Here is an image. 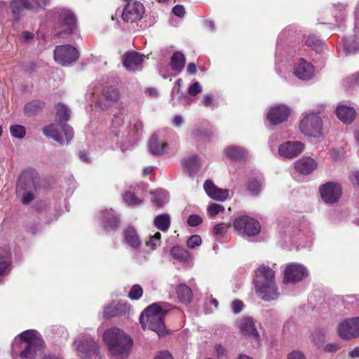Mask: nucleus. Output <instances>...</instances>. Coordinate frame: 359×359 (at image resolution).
<instances>
[{
  "instance_id": "16",
  "label": "nucleus",
  "mask_w": 359,
  "mask_h": 359,
  "mask_svg": "<svg viewBox=\"0 0 359 359\" xmlns=\"http://www.w3.org/2000/svg\"><path fill=\"white\" fill-rule=\"evenodd\" d=\"M291 110L285 104H276L270 107L266 118L272 125H278L286 121L290 115Z\"/></svg>"
},
{
  "instance_id": "64",
  "label": "nucleus",
  "mask_w": 359,
  "mask_h": 359,
  "mask_svg": "<svg viewBox=\"0 0 359 359\" xmlns=\"http://www.w3.org/2000/svg\"><path fill=\"white\" fill-rule=\"evenodd\" d=\"M41 359H62V358L55 354L49 353V354H45L44 355L42 356V358Z\"/></svg>"
},
{
  "instance_id": "21",
  "label": "nucleus",
  "mask_w": 359,
  "mask_h": 359,
  "mask_svg": "<svg viewBox=\"0 0 359 359\" xmlns=\"http://www.w3.org/2000/svg\"><path fill=\"white\" fill-rule=\"evenodd\" d=\"M313 66L303 58H301L299 60L293 69L294 74L302 80H308L311 79L313 75Z\"/></svg>"
},
{
  "instance_id": "63",
  "label": "nucleus",
  "mask_w": 359,
  "mask_h": 359,
  "mask_svg": "<svg viewBox=\"0 0 359 359\" xmlns=\"http://www.w3.org/2000/svg\"><path fill=\"white\" fill-rule=\"evenodd\" d=\"M348 356L352 358H359V348L355 347L353 350L348 352Z\"/></svg>"
},
{
  "instance_id": "2",
  "label": "nucleus",
  "mask_w": 359,
  "mask_h": 359,
  "mask_svg": "<svg viewBox=\"0 0 359 359\" xmlns=\"http://www.w3.org/2000/svg\"><path fill=\"white\" fill-rule=\"evenodd\" d=\"M18 344H25V350L20 351L19 355L25 359H34L43 348V341L40 334L34 330H26L15 338L12 346L13 356L18 354L16 346Z\"/></svg>"
},
{
  "instance_id": "41",
  "label": "nucleus",
  "mask_w": 359,
  "mask_h": 359,
  "mask_svg": "<svg viewBox=\"0 0 359 359\" xmlns=\"http://www.w3.org/2000/svg\"><path fill=\"white\" fill-rule=\"evenodd\" d=\"M43 106V104L39 100H33L29 103H27L25 107V113L31 116L35 114L37 111H39Z\"/></svg>"
},
{
  "instance_id": "35",
  "label": "nucleus",
  "mask_w": 359,
  "mask_h": 359,
  "mask_svg": "<svg viewBox=\"0 0 359 359\" xmlns=\"http://www.w3.org/2000/svg\"><path fill=\"white\" fill-rule=\"evenodd\" d=\"M177 293L179 299L183 303H189L192 299V291L191 288L184 284L178 285Z\"/></svg>"
},
{
  "instance_id": "14",
  "label": "nucleus",
  "mask_w": 359,
  "mask_h": 359,
  "mask_svg": "<svg viewBox=\"0 0 359 359\" xmlns=\"http://www.w3.org/2000/svg\"><path fill=\"white\" fill-rule=\"evenodd\" d=\"M304 149V144L300 141H287L279 145L278 155L286 159L294 158L300 155Z\"/></svg>"
},
{
  "instance_id": "18",
  "label": "nucleus",
  "mask_w": 359,
  "mask_h": 359,
  "mask_svg": "<svg viewBox=\"0 0 359 359\" xmlns=\"http://www.w3.org/2000/svg\"><path fill=\"white\" fill-rule=\"evenodd\" d=\"M120 98L119 91L112 87H107L103 89L102 95L100 96L97 104L102 109H106L115 102Z\"/></svg>"
},
{
  "instance_id": "50",
  "label": "nucleus",
  "mask_w": 359,
  "mask_h": 359,
  "mask_svg": "<svg viewBox=\"0 0 359 359\" xmlns=\"http://www.w3.org/2000/svg\"><path fill=\"white\" fill-rule=\"evenodd\" d=\"M143 123L139 120H135L133 123V129L128 132V135L133 137H135L142 130Z\"/></svg>"
},
{
  "instance_id": "29",
  "label": "nucleus",
  "mask_w": 359,
  "mask_h": 359,
  "mask_svg": "<svg viewBox=\"0 0 359 359\" xmlns=\"http://www.w3.org/2000/svg\"><path fill=\"white\" fill-rule=\"evenodd\" d=\"M101 219L106 229H116L119 223V219L114 213L112 209L106 210L101 212Z\"/></svg>"
},
{
  "instance_id": "48",
  "label": "nucleus",
  "mask_w": 359,
  "mask_h": 359,
  "mask_svg": "<svg viewBox=\"0 0 359 359\" xmlns=\"http://www.w3.org/2000/svg\"><path fill=\"white\" fill-rule=\"evenodd\" d=\"M224 206L217 203H211L208 208V213L211 217H213L219 213L224 212Z\"/></svg>"
},
{
  "instance_id": "39",
  "label": "nucleus",
  "mask_w": 359,
  "mask_h": 359,
  "mask_svg": "<svg viewBox=\"0 0 359 359\" xmlns=\"http://www.w3.org/2000/svg\"><path fill=\"white\" fill-rule=\"evenodd\" d=\"M55 118L57 121L62 123L63 121H67L69 119L70 116V111L67 106L62 104H57L55 106Z\"/></svg>"
},
{
  "instance_id": "30",
  "label": "nucleus",
  "mask_w": 359,
  "mask_h": 359,
  "mask_svg": "<svg viewBox=\"0 0 359 359\" xmlns=\"http://www.w3.org/2000/svg\"><path fill=\"white\" fill-rule=\"evenodd\" d=\"M224 153L227 158L233 160L244 158L248 154V151L245 148L235 145L226 147Z\"/></svg>"
},
{
  "instance_id": "32",
  "label": "nucleus",
  "mask_w": 359,
  "mask_h": 359,
  "mask_svg": "<svg viewBox=\"0 0 359 359\" xmlns=\"http://www.w3.org/2000/svg\"><path fill=\"white\" fill-rule=\"evenodd\" d=\"M185 57L181 52H175L171 57L170 67L172 71L179 74L184 67Z\"/></svg>"
},
{
  "instance_id": "42",
  "label": "nucleus",
  "mask_w": 359,
  "mask_h": 359,
  "mask_svg": "<svg viewBox=\"0 0 359 359\" xmlns=\"http://www.w3.org/2000/svg\"><path fill=\"white\" fill-rule=\"evenodd\" d=\"M11 259L7 252H0V276L6 273L8 271Z\"/></svg>"
},
{
  "instance_id": "38",
  "label": "nucleus",
  "mask_w": 359,
  "mask_h": 359,
  "mask_svg": "<svg viewBox=\"0 0 359 359\" xmlns=\"http://www.w3.org/2000/svg\"><path fill=\"white\" fill-rule=\"evenodd\" d=\"M168 194L165 190H158L154 193V197L151 202L156 207H161L168 201Z\"/></svg>"
},
{
  "instance_id": "5",
  "label": "nucleus",
  "mask_w": 359,
  "mask_h": 359,
  "mask_svg": "<svg viewBox=\"0 0 359 359\" xmlns=\"http://www.w3.org/2000/svg\"><path fill=\"white\" fill-rule=\"evenodd\" d=\"M323 120L318 114H305L299 122V129L306 136L319 137L323 135Z\"/></svg>"
},
{
  "instance_id": "12",
  "label": "nucleus",
  "mask_w": 359,
  "mask_h": 359,
  "mask_svg": "<svg viewBox=\"0 0 359 359\" xmlns=\"http://www.w3.org/2000/svg\"><path fill=\"white\" fill-rule=\"evenodd\" d=\"M339 337L344 339H351L359 337V316L343 320L337 327Z\"/></svg>"
},
{
  "instance_id": "31",
  "label": "nucleus",
  "mask_w": 359,
  "mask_h": 359,
  "mask_svg": "<svg viewBox=\"0 0 359 359\" xmlns=\"http://www.w3.org/2000/svg\"><path fill=\"white\" fill-rule=\"evenodd\" d=\"M9 7L13 15H18L22 8L33 10L32 1L29 0H10Z\"/></svg>"
},
{
  "instance_id": "6",
  "label": "nucleus",
  "mask_w": 359,
  "mask_h": 359,
  "mask_svg": "<svg viewBox=\"0 0 359 359\" xmlns=\"http://www.w3.org/2000/svg\"><path fill=\"white\" fill-rule=\"evenodd\" d=\"M43 134L63 145L73 138V129L66 123L51 124L43 128Z\"/></svg>"
},
{
  "instance_id": "27",
  "label": "nucleus",
  "mask_w": 359,
  "mask_h": 359,
  "mask_svg": "<svg viewBox=\"0 0 359 359\" xmlns=\"http://www.w3.org/2000/svg\"><path fill=\"white\" fill-rule=\"evenodd\" d=\"M338 118L344 123H351L355 118L356 111L353 107L339 104L335 110Z\"/></svg>"
},
{
  "instance_id": "36",
  "label": "nucleus",
  "mask_w": 359,
  "mask_h": 359,
  "mask_svg": "<svg viewBox=\"0 0 359 359\" xmlns=\"http://www.w3.org/2000/svg\"><path fill=\"white\" fill-rule=\"evenodd\" d=\"M182 83V79H178L175 86H173L172 91H171V100L172 101V104L175 105L177 104V102L175 100H177V102H182L183 99H186L187 96L183 94V93L180 90V86Z\"/></svg>"
},
{
  "instance_id": "54",
  "label": "nucleus",
  "mask_w": 359,
  "mask_h": 359,
  "mask_svg": "<svg viewBox=\"0 0 359 359\" xmlns=\"http://www.w3.org/2000/svg\"><path fill=\"white\" fill-rule=\"evenodd\" d=\"M202 222V218L198 215H191L189 217L187 223L190 226H196Z\"/></svg>"
},
{
  "instance_id": "17",
  "label": "nucleus",
  "mask_w": 359,
  "mask_h": 359,
  "mask_svg": "<svg viewBox=\"0 0 359 359\" xmlns=\"http://www.w3.org/2000/svg\"><path fill=\"white\" fill-rule=\"evenodd\" d=\"M144 13V8L140 2H129L122 13V19L126 22H135L140 20Z\"/></svg>"
},
{
  "instance_id": "11",
  "label": "nucleus",
  "mask_w": 359,
  "mask_h": 359,
  "mask_svg": "<svg viewBox=\"0 0 359 359\" xmlns=\"http://www.w3.org/2000/svg\"><path fill=\"white\" fill-rule=\"evenodd\" d=\"M309 274V271L305 266L292 262L285 267L283 282L285 283H297L306 278Z\"/></svg>"
},
{
  "instance_id": "7",
  "label": "nucleus",
  "mask_w": 359,
  "mask_h": 359,
  "mask_svg": "<svg viewBox=\"0 0 359 359\" xmlns=\"http://www.w3.org/2000/svg\"><path fill=\"white\" fill-rule=\"evenodd\" d=\"M35 189L34 182L30 172L25 171L19 177L16 186V193L22 198L23 204H28L34 199L33 191Z\"/></svg>"
},
{
  "instance_id": "15",
  "label": "nucleus",
  "mask_w": 359,
  "mask_h": 359,
  "mask_svg": "<svg viewBox=\"0 0 359 359\" xmlns=\"http://www.w3.org/2000/svg\"><path fill=\"white\" fill-rule=\"evenodd\" d=\"M322 199L326 203L332 204L339 201L341 196V187L335 182H327L320 187Z\"/></svg>"
},
{
  "instance_id": "13",
  "label": "nucleus",
  "mask_w": 359,
  "mask_h": 359,
  "mask_svg": "<svg viewBox=\"0 0 359 359\" xmlns=\"http://www.w3.org/2000/svg\"><path fill=\"white\" fill-rule=\"evenodd\" d=\"M59 34H72L76 35L77 27L76 18L73 13L65 8L60 9L58 12Z\"/></svg>"
},
{
  "instance_id": "55",
  "label": "nucleus",
  "mask_w": 359,
  "mask_h": 359,
  "mask_svg": "<svg viewBox=\"0 0 359 359\" xmlns=\"http://www.w3.org/2000/svg\"><path fill=\"white\" fill-rule=\"evenodd\" d=\"M32 1L33 9L44 8L46 6L50 4V0H29Z\"/></svg>"
},
{
  "instance_id": "26",
  "label": "nucleus",
  "mask_w": 359,
  "mask_h": 359,
  "mask_svg": "<svg viewBox=\"0 0 359 359\" xmlns=\"http://www.w3.org/2000/svg\"><path fill=\"white\" fill-rule=\"evenodd\" d=\"M130 311V306L126 303L112 302L104 309V316L105 317H112L118 315H126Z\"/></svg>"
},
{
  "instance_id": "37",
  "label": "nucleus",
  "mask_w": 359,
  "mask_h": 359,
  "mask_svg": "<svg viewBox=\"0 0 359 359\" xmlns=\"http://www.w3.org/2000/svg\"><path fill=\"white\" fill-rule=\"evenodd\" d=\"M342 46L346 54L355 53L359 51V41H358L355 37L343 40Z\"/></svg>"
},
{
  "instance_id": "45",
  "label": "nucleus",
  "mask_w": 359,
  "mask_h": 359,
  "mask_svg": "<svg viewBox=\"0 0 359 359\" xmlns=\"http://www.w3.org/2000/svg\"><path fill=\"white\" fill-rule=\"evenodd\" d=\"M230 228V224H226V223H220L217 224L214 229H213V233L214 234L219 237H223L226 233L227 232L228 229Z\"/></svg>"
},
{
  "instance_id": "25",
  "label": "nucleus",
  "mask_w": 359,
  "mask_h": 359,
  "mask_svg": "<svg viewBox=\"0 0 359 359\" xmlns=\"http://www.w3.org/2000/svg\"><path fill=\"white\" fill-rule=\"evenodd\" d=\"M295 170L303 175H309L317 168L316 161L311 157H303L294 164Z\"/></svg>"
},
{
  "instance_id": "9",
  "label": "nucleus",
  "mask_w": 359,
  "mask_h": 359,
  "mask_svg": "<svg viewBox=\"0 0 359 359\" xmlns=\"http://www.w3.org/2000/svg\"><path fill=\"white\" fill-rule=\"evenodd\" d=\"M233 226L238 233L248 236H255L261 231L259 222L249 216L238 217L234 220Z\"/></svg>"
},
{
  "instance_id": "3",
  "label": "nucleus",
  "mask_w": 359,
  "mask_h": 359,
  "mask_svg": "<svg viewBox=\"0 0 359 359\" xmlns=\"http://www.w3.org/2000/svg\"><path fill=\"white\" fill-rule=\"evenodd\" d=\"M165 303H154L144 310L140 323L144 330L155 332L159 337L165 333L164 316L168 309Z\"/></svg>"
},
{
  "instance_id": "59",
  "label": "nucleus",
  "mask_w": 359,
  "mask_h": 359,
  "mask_svg": "<svg viewBox=\"0 0 359 359\" xmlns=\"http://www.w3.org/2000/svg\"><path fill=\"white\" fill-rule=\"evenodd\" d=\"M287 359H306L305 355L299 351H292L287 355Z\"/></svg>"
},
{
  "instance_id": "61",
  "label": "nucleus",
  "mask_w": 359,
  "mask_h": 359,
  "mask_svg": "<svg viewBox=\"0 0 359 359\" xmlns=\"http://www.w3.org/2000/svg\"><path fill=\"white\" fill-rule=\"evenodd\" d=\"M124 122V117L122 114L115 116L112 121V124L114 128L121 126Z\"/></svg>"
},
{
  "instance_id": "49",
  "label": "nucleus",
  "mask_w": 359,
  "mask_h": 359,
  "mask_svg": "<svg viewBox=\"0 0 359 359\" xmlns=\"http://www.w3.org/2000/svg\"><path fill=\"white\" fill-rule=\"evenodd\" d=\"M142 293L143 290L142 287L140 285H134L128 294V297L131 299L137 300L142 296Z\"/></svg>"
},
{
  "instance_id": "53",
  "label": "nucleus",
  "mask_w": 359,
  "mask_h": 359,
  "mask_svg": "<svg viewBox=\"0 0 359 359\" xmlns=\"http://www.w3.org/2000/svg\"><path fill=\"white\" fill-rule=\"evenodd\" d=\"M202 91V86L199 83V82L196 81L193 84H191L188 88V93L191 96H196L198 93Z\"/></svg>"
},
{
  "instance_id": "58",
  "label": "nucleus",
  "mask_w": 359,
  "mask_h": 359,
  "mask_svg": "<svg viewBox=\"0 0 359 359\" xmlns=\"http://www.w3.org/2000/svg\"><path fill=\"white\" fill-rule=\"evenodd\" d=\"M214 101V97L211 94H206L203 96L201 103L205 107H211Z\"/></svg>"
},
{
  "instance_id": "60",
  "label": "nucleus",
  "mask_w": 359,
  "mask_h": 359,
  "mask_svg": "<svg viewBox=\"0 0 359 359\" xmlns=\"http://www.w3.org/2000/svg\"><path fill=\"white\" fill-rule=\"evenodd\" d=\"M154 359H173V358L169 351H163L157 353Z\"/></svg>"
},
{
  "instance_id": "33",
  "label": "nucleus",
  "mask_w": 359,
  "mask_h": 359,
  "mask_svg": "<svg viewBox=\"0 0 359 359\" xmlns=\"http://www.w3.org/2000/svg\"><path fill=\"white\" fill-rule=\"evenodd\" d=\"M171 219L168 214L157 215L154 219V225L160 231L166 232L170 226Z\"/></svg>"
},
{
  "instance_id": "43",
  "label": "nucleus",
  "mask_w": 359,
  "mask_h": 359,
  "mask_svg": "<svg viewBox=\"0 0 359 359\" xmlns=\"http://www.w3.org/2000/svg\"><path fill=\"white\" fill-rule=\"evenodd\" d=\"M161 243V233L160 232H156L154 235H151L149 240L146 242V245L151 250H154Z\"/></svg>"
},
{
  "instance_id": "57",
  "label": "nucleus",
  "mask_w": 359,
  "mask_h": 359,
  "mask_svg": "<svg viewBox=\"0 0 359 359\" xmlns=\"http://www.w3.org/2000/svg\"><path fill=\"white\" fill-rule=\"evenodd\" d=\"M231 309L234 313H239L243 309V304L240 300H235L231 303Z\"/></svg>"
},
{
  "instance_id": "1",
  "label": "nucleus",
  "mask_w": 359,
  "mask_h": 359,
  "mask_svg": "<svg viewBox=\"0 0 359 359\" xmlns=\"http://www.w3.org/2000/svg\"><path fill=\"white\" fill-rule=\"evenodd\" d=\"M255 288L257 295L264 301L277 299L279 296L276 283L275 273L268 266H261L256 271L254 280Z\"/></svg>"
},
{
  "instance_id": "22",
  "label": "nucleus",
  "mask_w": 359,
  "mask_h": 359,
  "mask_svg": "<svg viewBox=\"0 0 359 359\" xmlns=\"http://www.w3.org/2000/svg\"><path fill=\"white\" fill-rule=\"evenodd\" d=\"M203 188L207 195L215 200L224 201L229 197V191L226 189H220L212 181L208 180L204 182Z\"/></svg>"
},
{
  "instance_id": "23",
  "label": "nucleus",
  "mask_w": 359,
  "mask_h": 359,
  "mask_svg": "<svg viewBox=\"0 0 359 359\" xmlns=\"http://www.w3.org/2000/svg\"><path fill=\"white\" fill-rule=\"evenodd\" d=\"M144 60V55L136 52H128L123 57V64L127 70L135 71L140 67Z\"/></svg>"
},
{
  "instance_id": "44",
  "label": "nucleus",
  "mask_w": 359,
  "mask_h": 359,
  "mask_svg": "<svg viewBox=\"0 0 359 359\" xmlns=\"http://www.w3.org/2000/svg\"><path fill=\"white\" fill-rule=\"evenodd\" d=\"M306 43L309 46H310L311 48H313L317 52L322 50L323 48V42L320 39H317L316 36H310L308 38Z\"/></svg>"
},
{
  "instance_id": "40",
  "label": "nucleus",
  "mask_w": 359,
  "mask_h": 359,
  "mask_svg": "<svg viewBox=\"0 0 359 359\" xmlns=\"http://www.w3.org/2000/svg\"><path fill=\"white\" fill-rule=\"evenodd\" d=\"M262 182L261 178H255L248 183V190L252 195H257L262 190Z\"/></svg>"
},
{
  "instance_id": "51",
  "label": "nucleus",
  "mask_w": 359,
  "mask_h": 359,
  "mask_svg": "<svg viewBox=\"0 0 359 359\" xmlns=\"http://www.w3.org/2000/svg\"><path fill=\"white\" fill-rule=\"evenodd\" d=\"M191 136L194 140L201 139L208 137V133L205 129L197 127L192 130Z\"/></svg>"
},
{
  "instance_id": "46",
  "label": "nucleus",
  "mask_w": 359,
  "mask_h": 359,
  "mask_svg": "<svg viewBox=\"0 0 359 359\" xmlns=\"http://www.w3.org/2000/svg\"><path fill=\"white\" fill-rule=\"evenodd\" d=\"M10 132L11 135L16 138H22L25 135V128L20 125L11 126Z\"/></svg>"
},
{
  "instance_id": "10",
  "label": "nucleus",
  "mask_w": 359,
  "mask_h": 359,
  "mask_svg": "<svg viewBox=\"0 0 359 359\" xmlns=\"http://www.w3.org/2000/svg\"><path fill=\"white\" fill-rule=\"evenodd\" d=\"M79 57L78 50L72 45L57 46L54 50V60L62 66H69Z\"/></svg>"
},
{
  "instance_id": "56",
  "label": "nucleus",
  "mask_w": 359,
  "mask_h": 359,
  "mask_svg": "<svg viewBox=\"0 0 359 359\" xmlns=\"http://www.w3.org/2000/svg\"><path fill=\"white\" fill-rule=\"evenodd\" d=\"M172 13L180 18H183L185 14V8L182 5H176L172 10Z\"/></svg>"
},
{
  "instance_id": "8",
  "label": "nucleus",
  "mask_w": 359,
  "mask_h": 359,
  "mask_svg": "<svg viewBox=\"0 0 359 359\" xmlns=\"http://www.w3.org/2000/svg\"><path fill=\"white\" fill-rule=\"evenodd\" d=\"M77 355L81 359L101 358L98 344L90 337H83L74 341Z\"/></svg>"
},
{
  "instance_id": "19",
  "label": "nucleus",
  "mask_w": 359,
  "mask_h": 359,
  "mask_svg": "<svg viewBox=\"0 0 359 359\" xmlns=\"http://www.w3.org/2000/svg\"><path fill=\"white\" fill-rule=\"evenodd\" d=\"M184 171L191 177L197 174L202 167L201 158L196 154L188 156L182 161Z\"/></svg>"
},
{
  "instance_id": "28",
  "label": "nucleus",
  "mask_w": 359,
  "mask_h": 359,
  "mask_svg": "<svg viewBox=\"0 0 359 359\" xmlns=\"http://www.w3.org/2000/svg\"><path fill=\"white\" fill-rule=\"evenodd\" d=\"M124 241L130 248L135 250L138 249L142 245L140 237L136 229L133 226H128L124 231Z\"/></svg>"
},
{
  "instance_id": "47",
  "label": "nucleus",
  "mask_w": 359,
  "mask_h": 359,
  "mask_svg": "<svg viewBox=\"0 0 359 359\" xmlns=\"http://www.w3.org/2000/svg\"><path fill=\"white\" fill-rule=\"evenodd\" d=\"M123 200L128 205L135 206L142 203V201L130 191L126 192Z\"/></svg>"
},
{
  "instance_id": "24",
  "label": "nucleus",
  "mask_w": 359,
  "mask_h": 359,
  "mask_svg": "<svg viewBox=\"0 0 359 359\" xmlns=\"http://www.w3.org/2000/svg\"><path fill=\"white\" fill-rule=\"evenodd\" d=\"M149 151L153 155L162 156L167 152L168 144L158 133L154 134L149 143Z\"/></svg>"
},
{
  "instance_id": "4",
  "label": "nucleus",
  "mask_w": 359,
  "mask_h": 359,
  "mask_svg": "<svg viewBox=\"0 0 359 359\" xmlns=\"http://www.w3.org/2000/svg\"><path fill=\"white\" fill-rule=\"evenodd\" d=\"M103 341L112 355L127 354L133 346L130 337L116 327L107 330L103 334Z\"/></svg>"
},
{
  "instance_id": "34",
  "label": "nucleus",
  "mask_w": 359,
  "mask_h": 359,
  "mask_svg": "<svg viewBox=\"0 0 359 359\" xmlns=\"http://www.w3.org/2000/svg\"><path fill=\"white\" fill-rule=\"evenodd\" d=\"M170 255L173 259L181 262H187L191 259L189 252L180 246L173 247L170 250Z\"/></svg>"
},
{
  "instance_id": "62",
  "label": "nucleus",
  "mask_w": 359,
  "mask_h": 359,
  "mask_svg": "<svg viewBox=\"0 0 359 359\" xmlns=\"http://www.w3.org/2000/svg\"><path fill=\"white\" fill-rule=\"evenodd\" d=\"M351 181L354 184H359V171H355L350 177Z\"/></svg>"
},
{
  "instance_id": "20",
  "label": "nucleus",
  "mask_w": 359,
  "mask_h": 359,
  "mask_svg": "<svg viewBox=\"0 0 359 359\" xmlns=\"http://www.w3.org/2000/svg\"><path fill=\"white\" fill-rule=\"evenodd\" d=\"M237 326L243 334L252 337L257 341H259V334L252 318L240 319L237 322Z\"/></svg>"
},
{
  "instance_id": "52",
  "label": "nucleus",
  "mask_w": 359,
  "mask_h": 359,
  "mask_svg": "<svg viewBox=\"0 0 359 359\" xmlns=\"http://www.w3.org/2000/svg\"><path fill=\"white\" fill-rule=\"evenodd\" d=\"M202 240L198 235H193L188 239L187 242V247L190 249H194L196 247L201 245Z\"/></svg>"
}]
</instances>
